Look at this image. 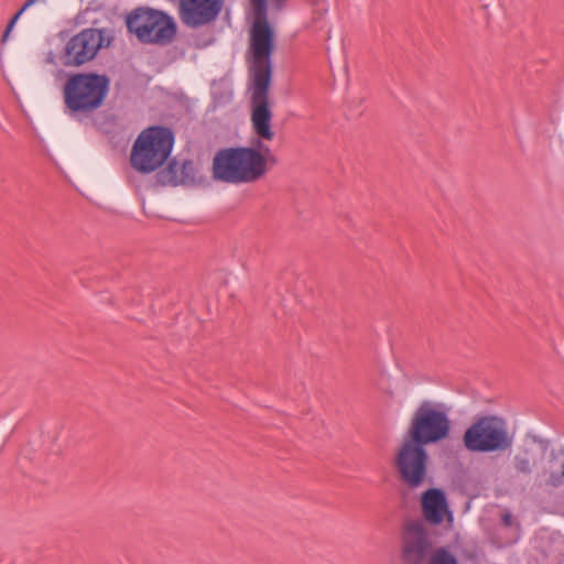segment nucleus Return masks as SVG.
Segmentation results:
<instances>
[{
  "mask_svg": "<svg viewBox=\"0 0 564 564\" xmlns=\"http://www.w3.org/2000/svg\"><path fill=\"white\" fill-rule=\"evenodd\" d=\"M560 454L564 455V447L560 449Z\"/></svg>",
  "mask_w": 564,
  "mask_h": 564,
  "instance_id": "nucleus-20",
  "label": "nucleus"
},
{
  "mask_svg": "<svg viewBox=\"0 0 564 564\" xmlns=\"http://www.w3.org/2000/svg\"><path fill=\"white\" fill-rule=\"evenodd\" d=\"M534 466V459L529 449H523L513 457V467L517 474L530 476Z\"/></svg>",
  "mask_w": 564,
  "mask_h": 564,
  "instance_id": "nucleus-13",
  "label": "nucleus"
},
{
  "mask_svg": "<svg viewBox=\"0 0 564 564\" xmlns=\"http://www.w3.org/2000/svg\"><path fill=\"white\" fill-rule=\"evenodd\" d=\"M545 486L556 489L564 486V462L561 464L560 471H552L545 480Z\"/></svg>",
  "mask_w": 564,
  "mask_h": 564,
  "instance_id": "nucleus-15",
  "label": "nucleus"
},
{
  "mask_svg": "<svg viewBox=\"0 0 564 564\" xmlns=\"http://www.w3.org/2000/svg\"><path fill=\"white\" fill-rule=\"evenodd\" d=\"M539 443L541 444L542 448L545 451L550 444V441L547 440H539Z\"/></svg>",
  "mask_w": 564,
  "mask_h": 564,
  "instance_id": "nucleus-18",
  "label": "nucleus"
},
{
  "mask_svg": "<svg viewBox=\"0 0 564 564\" xmlns=\"http://www.w3.org/2000/svg\"><path fill=\"white\" fill-rule=\"evenodd\" d=\"M181 170V176H173L171 177V182L173 184L178 183H188L194 181V176H191L189 174L194 172V164L191 161H185L181 166L176 162H171L169 164V171L170 173H174L176 170Z\"/></svg>",
  "mask_w": 564,
  "mask_h": 564,
  "instance_id": "nucleus-14",
  "label": "nucleus"
},
{
  "mask_svg": "<svg viewBox=\"0 0 564 564\" xmlns=\"http://www.w3.org/2000/svg\"><path fill=\"white\" fill-rule=\"evenodd\" d=\"M174 145V133L170 128L152 126L140 132L131 154V166L143 174L161 167L169 159Z\"/></svg>",
  "mask_w": 564,
  "mask_h": 564,
  "instance_id": "nucleus-4",
  "label": "nucleus"
},
{
  "mask_svg": "<svg viewBox=\"0 0 564 564\" xmlns=\"http://www.w3.org/2000/svg\"><path fill=\"white\" fill-rule=\"evenodd\" d=\"M238 184L254 183L262 178L269 166L278 163L276 156L261 140L252 147H238Z\"/></svg>",
  "mask_w": 564,
  "mask_h": 564,
  "instance_id": "nucleus-9",
  "label": "nucleus"
},
{
  "mask_svg": "<svg viewBox=\"0 0 564 564\" xmlns=\"http://www.w3.org/2000/svg\"><path fill=\"white\" fill-rule=\"evenodd\" d=\"M253 22L250 29V62L252 72V113L253 132L262 140L272 141V112L269 106V86L274 51V31L268 21L267 0H251Z\"/></svg>",
  "mask_w": 564,
  "mask_h": 564,
  "instance_id": "nucleus-2",
  "label": "nucleus"
},
{
  "mask_svg": "<svg viewBox=\"0 0 564 564\" xmlns=\"http://www.w3.org/2000/svg\"><path fill=\"white\" fill-rule=\"evenodd\" d=\"M501 523L506 528H510V527H512L514 524V519H513L512 514L509 511H505L501 514Z\"/></svg>",
  "mask_w": 564,
  "mask_h": 564,
  "instance_id": "nucleus-16",
  "label": "nucleus"
},
{
  "mask_svg": "<svg viewBox=\"0 0 564 564\" xmlns=\"http://www.w3.org/2000/svg\"><path fill=\"white\" fill-rule=\"evenodd\" d=\"M551 456H552V457H555V451H552V452H551Z\"/></svg>",
  "mask_w": 564,
  "mask_h": 564,
  "instance_id": "nucleus-21",
  "label": "nucleus"
},
{
  "mask_svg": "<svg viewBox=\"0 0 564 564\" xmlns=\"http://www.w3.org/2000/svg\"><path fill=\"white\" fill-rule=\"evenodd\" d=\"M224 0H180L178 15L192 29L213 23L223 10Z\"/></svg>",
  "mask_w": 564,
  "mask_h": 564,
  "instance_id": "nucleus-10",
  "label": "nucleus"
},
{
  "mask_svg": "<svg viewBox=\"0 0 564 564\" xmlns=\"http://www.w3.org/2000/svg\"><path fill=\"white\" fill-rule=\"evenodd\" d=\"M465 448L471 453H496L509 451L513 436L506 421L497 415H478L463 435Z\"/></svg>",
  "mask_w": 564,
  "mask_h": 564,
  "instance_id": "nucleus-6",
  "label": "nucleus"
},
{
  "mask_svg": "<svg viewBox=\"0 0 564 564\" xmlns=\"http://www.w3.org/2000/svg\"><path fill=\"white\" fill-rule=\"evenodd\" d=\"M128 33L142 44H170L177 31L173 17L149 7H138L126 15Z\"/></svg>",
  "mask_w": 564,
  "mask_h": 564,
  "instance_id": "nucleus-5",
  "label": "nucleus"
},
{
  "mask_svg": "<svg viewBox=\"0 0 564 564\" xmlns=\"http://www.w3.org/2000/svg\"><path fill=\"white\" fill-rule=\"evenodd\" d=\"M109 89L110 78L105 74H69L62 91L65 113L78 120L91 117L104 105Z\"/></svg>",
  "mask_w": 564,
  "mask_h": 564,
  "instance_id": "nucleus-3",
  "label": "nucleus"
},
{
  "mask_svg": "<svg viewBox=\"0 0 564 564\" xmlns=\"http://www.w3.org/2000/svg\"><path fill=\"white\" fill-rule=\"evenodd\" d=\"M111 41L105 29H84L66 42L61 55L62 63L65 67H80L91 62L99 50L108 47Z\"/></svg>",
  "mask_w": 564,
  "mask_h": 564,
  "instance_id": "nucleus-8",
  "label": "nucleus"
},
{
  "mask_svg": "<svg viewBox=\"0 0 564 564\" xmlns=\"http://www.w3.org/2000/svg\"><path fill=\"white\" fill-rule=\"evenodd\" d=\"M238 147L220 149L213 160V178L227 184H238Z\"/></svg>",
  "mask_w": 564,
  "mask_h": 564,
  "instance_id": "nucleus-12",
  "label": "nucleus"
},
{
  "mask_svg": "<svg viewBox=\"0 0 564 564\" xmlns=\"http://www.w3.org/2000/svg\"><path fill=\"white\" fill-rule=\"evenodd\" d=\"M47 61H48L50 63H53V62H54V56H50V57L47 58Z\"/></svg>",
  "mask_w": 564,
  "mask_h": 564,
  "instance_id": "nucleus-19",
  "label": "nucleus"
},
{
  "mask_svg": "<svg viewBox=\"0 0 564 564\" xmlns=\"http://www.w3.org/2000/svg\"><path fill=\"white\" fill-rule=\"evenodd\" d=\"M449 426L446 411L437 404L425 401L415 410L394 457L405 487L416 489L425 482L429 463L425 446L446 437Z\"/></svg>",
  "mask_w": 564,
  "mask_h": 564,
  "instance_id": "nucleus-1",
  "label": "nucleus"
},
{
  "mask_svg": "<svg viewBox=\"0 0 564 564\" xmlns=\"http://www.w3.org/2000/svg\"><path fill=\"white\" fill-rule=\"evenodd\" d=\"M423 519L427 524L441 530L453 527L454 514L449 509L446 496L438 488H430L421 497Z\"/></svg>",
  "mask_w": 564,
  "mask_h": 564,
  "instance_id": "nucleus-11",
  "label": "nucleus"
},
{
  "mask_svg": "<svg viewBox=\"0 0 564 564\" xmlns=\"http://www.w3.org/2000/svg\"><path fill=\"white\" fill-rule=\"evenodd\" d=\"M270 1L276 10H282L285 7L288 0H270Z\"/></svg>",
  "mask_w": 564,
  "mask_h": 564,
  "instance_id": "nucleus-17",
  "label": "nucleus"
},
{
  "mask_svg": "<svg viewBox=\"0 0 564 564\" xmlns=\"http://www.w3.org/2000/svg\"><path fill=\"white\" fill-rule=\"evenodd\" d=\"M401 560L403 564H457L456 558L443 547L432 552L427 531L419 521L404 527Z\"/></svg>",
  "mask_w": 564,
  "mask_h": 564,
  "instance_id": "nucleus-7",
  "label": "nucleus"
}]
</instances>
